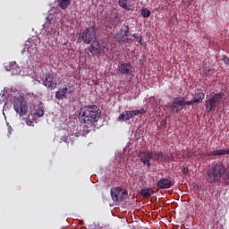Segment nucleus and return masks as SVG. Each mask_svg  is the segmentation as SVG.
Returning a JSON list of instances; mask_svg holds the SVG:
<instances>
[{
    "instance_id": "obj_13",
    "label": "nucleus",
    "mask_w": 229,
    "mask_h": 229,
    "mask_svg": "<svg viewBox=\"0 0 229 229\" xmlns=\"http://www.w3.org/2000/svg\"><path fill=\"white\" fill-rule=\"evenodd\" d=\"M72 92H74V89L72 87H64L55 92V98L56 99H65V98H67V94H71Z\"/></svg>"
},
{
    "instance_id": "obj_2",
    "label": "nucleus",
    "mask_w": 229,
    "mask_h": 229,
    "mask_svg": "<svg viewBox=\"0 0 229 229\" xmlns=\"http://www.w3.org/2000/svg\"><path fill=\"white\" fill-rule=\"evenodd\" d=\"M101 119V109L97 106H87L81 109L79 121L81 124H88L89 128L96 127V123Z\"/></svg>"
},
{
    "instance_id": "obj_27",
    "label": "nucleus",
    "mask_w": 229,
    "mask_h": 229,
    "mask_svg": "<svg viewBox=\"0 0 229 229\" xmlns=\"http://www.w3.org/2000/svg\"><path fill=\"white\" fill-rule=\"evenodd\" d=\"M13 69H15V62L10 64L9 71H13Z\"/></svg>"
},
{
    "instance_id": "obj_29",
    "label": "nucleus",
    "mask_w": 229,
    "mask_h": 229,
    "mask_svg": "<svg viewBox=\"0 0 229 229\" xmlns=\"http://www.w3.org/2000/svg\"><path fill=\"white\" fill-rule=\"evenodd\" d=\"M140 13H141V17H144V7L141 8Z\"/></svg>"
},
{
    "instance_id": "obj_18",
    "label": "nucleus",
    "mask_w": 229,
    "mask_h": 229,
    "mask_svg": "<svg viewBox=\"0 0 229 229\" xmlns=\"http://www.w3.org/2000/svg\"><path fill=\"white\" fill-rule=\"evenodd\" d=\"M205 99V94L203 92L195 93L193 96V101L197 105H199V103H203V100Z\"/></svg>"
},
{
    "instance_id": "obj_21",
    "label": "nucleus",
    "mask_w": 229,
    "mask_h": 229,
    "mask_svg": "<svg viewBox=\"0 0 229 229\" xmlns=\"http://www.w3.org/2000/svg\"><path fill=\"white\" fill-rule=\"evenodd\" d=\"M152 194H154V191L150 188H145L144 189V198H151Z\"/></svg>"
},
{
    "instance_id": "obj_22",
    "label": "nucleus",
    "mask_w": 229,
    "mask_h": 229,
    "mask_svg": "<svg viewBox=\"0 0 229 229\" xmlns=\"http://www.w3.org/2000/svg\"><path fill=\"white\" fill-rule=\"evenodd\" d=\"M181 100L182 101V106H183L194 105V103H196V102L194 101V98H193L192 100H190V101H185V98H181Z\"/></svg>"
},
{
    "instance_id": "obj_11",
    "label": "nucleus",
    "mask_w": 229,
    "mask_h": 229,
    "mask_svg": "<svg viewBox=\"0 0 229 229\" xmlns=\"http://www.w3.org/2000/svg\"><path fill=\"white\" fill-rule=\"evenodd\" d=\"M142 114H144V109L125 111L119 115L118 121H130L131 117H135V115H142Z\"/></svg>"
},
{
    "instance_id": "obj_25",
    "label": "nucleus",
    "mask_w": 229,
    "mask_h": 229,
    "mask_svg": "<svg viewBox=\"0 0 229 229\" xmlns=\"http://www.w3.org/2000/svg\"><path fill=\"white\" fill-rule=\"evenodd\" d=\"M186 157H188L189 158H191V157H194V151L190 150L186 152Z\"/></svg>"
},
{
    "instance_id": "obj_26",
    "label": "nucleus",
    "mask_w": 229,
    "mask_h": 229,
    "mask_svg": "<svg viewBox=\"0 0 229 229\" xmlns=\"http://www.w3.org/2000/svg\"><path fill=\"white\" fill-rule=\"evenodd\" d=\"M182 173H183V174H189V168H187V167H182Z\"/></svg>"
},
{
    "instance_id": "obj_20",
    "label": "nucleus",
    "mask_w": 229,
    "mask_h": 229,
    "mask_svg": "<svg viewBox=\"0 0 229 229\" xmlns=\"http://www.w3.org/2000/svg\"><path fill=\"white\" fill-rule=\"evenodd\" d=\"M131 3V0H119L118 4L119 5L123 8L124 10H129L130 4Z\"/></svg>"
},
{
    "instance_id": "obj_24",
    "label": "nucleus",
    "mask_w": 229,
    "mask_h": 229,
    "mask_svg": "<svg viewBox=\"0 0 229 229\" xmlns=\"http://www.w3.org/2000/svg\"><path fill=\"white\" fill-rule=\"evenodd\" d=\"M151 15V11H149L148 9H144V17H149Z\"/></svg>"
},
{
    "instance_id": "obj_19",
    "label": "nucleus",
    "mask_w": 229,
    "mask_h": 229,
    "mask_svg": "<svg viewBox=\"0 0 229 229\" xmlns=\"http://www.w3.org/2000/svg\"><path fill=\"white\" fill-rule=\"evenodd\" d=\"M58 3L62 10H66V8H69V4H71V0H58Z\"/></svg>"
},
{
    "instance_id": "obj_10",
    "label": "nucleus",
    "mask_w": 229,
    "mask_h": 229,
    "mask_svg": "<svg viewBox=\"0 0 229 229\" xmlns=\"http://www.w3.org/2000/svg\"><path fill=\"white\" fill-rule=\"evenodd\" d=\"M43 85L44 87H47L48 90H55L56 89V78H55V75L51 73H47L45 75V80H43Z\"/></svg>"
},
{
    "instance_id": "obj_9",
    "label": "nucleus",
    "mask_w": 229,
    "mask_h": 229,
    "mask_svg": "<svg viewBox=\"0 0 229 229\" xmlns=\"http://www.w3.org/2000/svg\"><path fill=\"white\" fill-rule=\"evenodd\" d=\"M106 47V43L95 39L91 42V45L89 47V52L91 53V55H101V53L105 51Z\"/></svg>"
},
{
    "instance_id": "obj_17",
    "label": "nucleus",
    "mask_w": 229,
    "mask_h": 229,
    "mask_svg": "<svg viewBox=\"0 0 229 229\" xmlns=\"http://www.w3.org/2000/svg\"><path fill=\"white\" fill-rule=\"evenodd\" d=\"M225 155H229V148L209 151L207 154L208 157H223Z\"/></svg>"
},
{
    "instance_id": "obj_4",
    "label": "nucleus",
    "mask_w": 229,
    "mask_h": 229,
    "mask_svg": "<svg viewBox=\"0 0 229 229\" xmlns=\"http://www.w3.org/2000/svg\"><path fill=\"white\" fill-rule=\"evenodd\" d=\"M151 159L157 160V162H168L171 160L169 154H162V152H147L144 157V165L147 167L151 166Z\"/></svg>"
},
{
    "instance_id": "obj_8",
    "label": "nucleus",
    "mask_w": 229,
    "mask_h": 229,
    "mask_svg": "<svg viewBox=\"0 0 229 229\" xmlns=\"http://www.w3.org/2000/svg\"><path fill=\"white\" fill-rule=\"evenodd\" d=\"M81 38L84 44H90L96 40V29L88 27L81 35Z\"/></svg>"
},
{
    "instance_id": "obj_5",
    "label": "nucleus",
    "mask_w": 229,
    "mask_h": 229,
    "mask_svg": "<svg viewBox=\"0 0 229 229\" xmlns=\"http://www.w3.org/2000/svg\"><path fill=\"white\" fill-rule=\"evenodd\" d=\"M13 108L15 112L21 115V117H23V115H28V104H26V100L21 95L14 97Z\"/></svg>"
},
{
    "instance_id": "obj_7",
    "label": "nucleus",
    "mask_w": 229,
    "mask_h": 229,
    "mask_svg": "<svg viewBox=\"0 0 229 229\" xmlns=\"http://www.w3.org/2000/svg\"><path fill=\"white\" fill-rule=\"evenodd\" d=\"M114 38L119 44H123L124 42H128L131 38V34H130V30L128 26L123 27L114 36Z\"/></svg>"
},
{
    "instance_id": "obj_6",
    "label": "nucleus",
    "mask_w": 229,
    "mask_h": 229,
    "mask_svg": "<svg viewBox=\"0 0 229 229\" xmlns=\"http://www.w3.org/2000/svg\"><path fill=\"white\" fill-rule=\"evenodd\" d=\"M110 194L113 201H116L117 203H119L126 199V196H128V191L124 188L114 187L111 189Z\"/></svg>"
},
{
    "instance_id": "obj_30",
    "label": "nucleus",
    "mask_w": 229,
    "mask_h": 229,
    "mask_svg": "<svg viewBox=\"0 0 229 229\" xmlns=\"http://www.w3.org/2000/svg\"><path fill=\"white\" fill-rule=\"evenodd\" d=\"M141 162H144V157H140Z\"/></svg>"
},
{
    "instance_id": "obj_3",
    "label": "nucleus",
    "mask_w": 229,
    "mask_h": 229,
    "mask_svg": "<svg viewBox=\"0 0 229 229\" xmlns=\"http://www.w3.org/2000/svg\"><path fill=\"white\" fill-rule=\"evenodd\" d=\"M226 99V95L225 92L220 91L219 93H215L212 95L205 104L206 111L208 114L210 112H215L216 108H217L220 105H225Z\"/></svg>"
},
{
    "instance_id": "obj_31",
    "label": "nucleus",
    "mask_w": 229,
    "mask_h": 229,
    "mask_svg": "<svg viewBox=\"0 0 229 229\" xmlns=\"http://www.w3.org/2000/svg\"><path fill=\"white\" fill-rule=\"evenodd\" d=\"M51 18H52L51 16L47 17V19H51Z\"/></svg>"
},
{
    "instance_id": "obj_14",
    "label": "nucleus",
    "mask_w": 229,
    "mask_h": 229,
    "mask_svg": "<svg viewBox=\"0 0 229 229\" xmlns=\"http://www.w3.org/2000/svg\"><path fill=\"white\" fill-rule=\"evenodd\" d=\"M174 185V182L167 178H161L157 183V188L161 190L171 189Z\"/></svg>"
},
{
    "instance_id": "obj_28",
    "label": "nucleus",
    "mask_w": 229,
    "mask_h": 229,
    "mask_svg": "<svg viewBox=\"0 0 229 229\" xmlns=\"http://www.w3.org/2000/svg\"><path fill=\"white\" fill-rule=\"evenodd\" d=\"M224 62H225V64H226L227 65H229V58L228 57H226V56H224Z\"/></svg>"
},
{
    "instance_id": "obj_1",
    "label": "nucleus",
    "mask_w": 229,
    "mask_h": 229,
    "mask_svg": "<svg viewBox=\"0 0 229 229\" xmlns=\"http://www.w3.org/2000/svg\"><path fill=\"white\" fill-rule=\"evenodd\" d=\"M222 182L229 185V166L226 168L223 164L216 163L208 166L206 173V181L208 183H217Z\"/></svg>"
},
{
    "instance_id": "obj_16",
    "label": "nucleus",
    "mask_w": 229,
    "mask_h": 229,
    "mask_svg": "<svg viewBox=\"0 0 229 229\" xmlns=\"http://www.w3.org/2000/svg\"><path fill=\"white\" fill-rule=\"evenodd\" d=\"M136 185V189H138V191H140V194H141V196H144V175L141 174H138L136 175V181H135V184Z\"/></svg>"
},
{
    "instance_id": "obj_15",
    "label": "nucleus",
    "mask_w": 229,
    "mask_h": 229,
    "mask_svg": "<svg viewBox=\"0 0 229 229\" xmlns=\"http://www.w3.org/2000/svg\"><path fill=\"white\" fill-rule=\"evenodd\" d=\"M170 108L172 112H180L183 110V100L182 98H177L170 104Z\"/></svg>"
},
{
    "instance_id": "obj_23",
    "label": "nucleus",
    "mask_w": 229,
    "mask_h": 229,
    "mask_svg": "<svg viewBox=\"0 0 229 229\" xmlns=\"http://www.w3.org/2000/svg\"><path fill=\"white\" fill-rule=\"evenodd\" d=\"M36 115H38V117H42L44 115V110L42 109H38V110H36Z\"/></svg>"
},
{
    "instance_id": "obj_12",
    "label": "nucleus",
    "mask_w": 229,
    "mask_h": 229,
    "mask_svg": "<svg viewBox=\"0 0 229 229\" xmlns=\"http://www.w3.org/2000/svg\"><path fill=\"white\" fill-rule=\"evenodd\" d=\"M118 71H119V72H121V74H125L127 76H130V75L133 74V72H135V69L133 68V66H131L128 63L121 64L118 66Z\"/></svg>"
}]
</instances>
